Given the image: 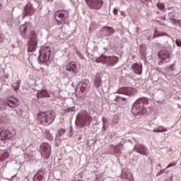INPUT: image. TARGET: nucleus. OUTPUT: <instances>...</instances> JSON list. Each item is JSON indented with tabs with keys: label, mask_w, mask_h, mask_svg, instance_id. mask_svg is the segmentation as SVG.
<instances>
[{
	"label": "nucleus",
	"mask_w": 181,
	"mask_h": 181,
	"mask_svg": "<svg viewBox=\"0 0 181 181\" xmlns=\"http://www.w3.org/2000/svg\"><path fill=\"white\" fill-rule=\"evenodd\" d=\"M156 6H157L158 9H159L160 11L165 10V3L158 2V3H157Z\"/></svg>",
	"instance_id": "obj_33"
},
{
	"label": "nucleus",
	"mask_w": 181,
	"mask_h": 181,
	"mask_svg": "<svg viewBox=\"0 0 181 181\" xmlns=\"http://www.w3.org/2000/svg\"><path fill=\"white\" fill-rule=\"evenodd\" d=\"M57 22L59 25H64L67 23V21H64V20H61V21L57 20Z\"/></svg>",
	"instance_id": "obj_39"
},
{
	"label": "nucleus",
	"mask_w": 181,
	"mask_h": 181,
	"mask_svg": "<svg viewBox=\"0 0 181 181\" xmlns=\"http://www.w3.org/2000/svg\"><path fill=\"white\" fill-rule=\"evenodd\" d=\"M121 15L122 16H127V13H125V12H124V11H122L121 12Z\"/></svg>",
	"instance_id": "obj_52"
},
{
	"label": "nucleus",
	"mask_w": 181,
	"mask_h": 181,
	"mask_svg": "<svg viewBox=\"0 0 181 181\" xmlns=\"http://www.w3.org/2000/svg\"><path fill=\"white\" fill-rule=\"evenodd\" d=\"M156 13H158V15H159V11H157Z\"/></svg>",
	"instance_id": "obj_61"
},
{
	"label": "nucleus",
	"mask_w": 181,
	"mask_h": 181,
	"mask_svg": "<svg viewBox=\"0 0 181 181\" xmlns=\"http://www.w3.org/2000/svg\"><path fill=\"white\" fill-rule=\"evenodd\" d=\"M161 19H162L163 21H166V16H161Z\"/></svg>",
	"instance_id": "obj_55"
},
{
	"label": "nucleus",
	"mask_w": 181,
	"mask_h": 181,
	"mask_svg": "<svg viewBox=\"0 0 181 181\" xmlns=\"http://www.w3.org/2000/svg\"><path fill=\"white\" fill-rule=\"evenodd\" d=\"M163 63H167V62H165V61H163V59L161 61H159L158 66H162V64H163Z\"/></svg>",
	"instance_id": "obj_48"
},
{
	"label": "nucleus",
	"mask_w": 181,
	"mask_h": 181,
	"mask_svg": "<svg viewBox=\"0 0 181 181\" xmlns=\"http://www.w3.org/2000/svg\"><path fill=\"white\" fill-rule=\"evenodd\" d=\"M36 47H37V42H28V52L33 53L36 51Z\"/></svg>",
	"instance_id": "obj_23"
},
{
	"label": "nucleus",
	"mask_w": 181,
	"mask_h": 181,
	"mask_svg": "<svg viewBox=\"0 0 181 181\" xmlns=\"http://www.w3.org/2000/svg\"><path fill=\"white\" fill-rule=\"evenodd\" d=\"M38 62L49 66L52 62V48L49 46H43L39 51Z\"/></svg>",
	"instance_id": "obj_2"
},
{
	"label": "nucleus",
	"mask_w": 181,
	"mask_h": 181,
	"mask_svg": "<svg viewBox=\"0 0 181 181\" xmlns=\"http://www.w3.org/2000/svg\"><path fill=\"white\" fill-rule=\"evenodd\" d=\"M134 151L140 153V155H144V156H148L149 155V150L146 148V146L141 144H137L134 147Z\"/></svg>",
	"instance_id": "obj_9"
},
{
	"label": "nucleus",
	"mask_w": 181,
	"mask_h": 181,
	"mask_svg": "<svg viewBox=\"0 0 181 181\" xmlns=\"http://www.w3.org/2000/svg\"><path fill=\"white\" fill-rule=\"evenodd\" d=\"M66 77H69V74L68 73L66 74Z\"/></svg>",
	"instance_id": "obj_60"
},
{
	"label": "nucleus",
	"mask_w": 181,
	"mask_h": 181,
	"mask_svg": "<svg viewBox=\"0 0 181 181\" xmlns=\"http://www.w3.org/2000/svg\"><path fill=\"white\" fill-rule=\"evenodd\" d=\"M117 103H121L122 101H127V98L122 96L117 95L115 99Z\"/></svg>",
	"instance_id": "obj_34"
},
{
	"label": "nucleus",
	"mask_w": 181,
	"mask_h": 181,
	"mask_svg": "<svg viewBox=\"0 0 181 181\" xmlns=\"http://www.w3.org/2000/svg\"><path fill=\"white\" fill-rule=\"evenodd\" d=\"M139 49H140L141 53L142 54H144V53H145V52H146V47L145 45H141L140 46Z\"/></svg>",
	"instance_id": "obj_36"
},
{
	"label": "nucleus",
	"mask_w": 181,
	"mask_h": 181,
	"mask_svg": "<svg viewBox=\"0 0 181 181\" xmlns=\"http://www.w3.org/2000/svg\"><path fill=\"white\" fill-rule=\"evenodd\" d=\"M149 104L148 101V98H140L137 99L133 104L132 107V113L135 117H138L139 115H144L146 114V109L145 108V105H148Z\"/></svg>",
	"instance_id": "obj_1"
},
{
	"label": "nucleus",
	"mask_w": 181,
	"mask_h": 181,
	"mask_svg": "<svg viewBox=\"0 0 181 181\" xmlns=\"http://www.w3.org/2000/svg\"><path fill=\"white\" fill-rule=\"evenodd\" d=\"M160 36H168V34L163 32L159 33L158 28H155L153 39H156V37H160Z\"/></svg>",
	"instance_id": "obj_26"
},
{
	"label": "nucleus",
	"mask_w": 181,
	"mask_h": 181,
	"mask_svg": "<svg viewBox=\"0 0 181 181\" xmlns=\"http://www.w3.org/2000/svg\"><path fill=\"white\" fill-rule=\"evenodd\" d=\"M102 121L103 122V129L105 128V117H103Z\"/></svg>",
	"instance_id": "obj_49"
},
{
	"label": "nucleus",
	"mask_w": 181,
	"mask_h": 181,
	"mask_svg": "<svg viewBox=\"0 0 181 181\" xmlns=\"http://www.w3.org/2000/svg\"><path fill=\"white\" fill-rule=\"evenodd\" d=\"M135 90L132 88L122 87L117 90V94H124V95H134Z\"/></svg>",
	"instance_id": "obj_17"
},
{
	"label": "nucleus",
	"mask_w": 181,
	"mask_h": 181,
	"mask_svg": "<svg viewBox=\"0 0 181 181\" xmlns=\"http://www.w3.org/2000/svg\"><path fill=\"white\" fill-rule=\"evenodd\" d=\"M76 55L78 56L79 59H81V60H84V56H83L79 51H76Z\"/></svg>",
	"instance_id": "obj_40"
},
{
	"label": "nucleus",
	"mask_w": 181,
	"mask_h": 181,
	"mask_svg": "<svg viewBox=\"0 0 181 181\" xmlns=\"http://www.w3.org/2000/svg\"><path fill=\"white\" fill-rule=\"evenodd\" d=\"M175 43L177 46V47H180V46H181V40H176Z\"/></svg>",
	"instance_id": "obj_42"
},
{
	"label": "nucleus",
	"mask_w": 181,
	"mask_h": 181,
	"mask_svg": "<svg viewBox=\"0 0 181 181\" xmlns=\"http://www.w3.org/2000/svg\"><path fill=\"white\" fill-rule=\"evenodd\" d=\"M30 22H26L20 26V35L23 37V39H28L29 37V34H28V30L30 28Z\"/></svg>",
	"instance_id": "obj_11"
},
{
	"label": "nucleus",
	"mask_w": 181,
	"mask_h": 181,
	"mask_svg": "<svg viewBox=\"0 0 181 181\" xmlns=\"http://www.w3.org/2000/svg\"><path fill=\"white\" fill-rule=\"evenodd\" d=\"M35 12H36V9L33 8V5L30 3H28L24 7L23 18H26V16H32L33 15H35Z\"/></svg>",
	"instance_id": "obj_10"
},
{
	"label": "nucleus",
	"mask_w": 181,
	"mask_h": 181,
	"mask_svg": "<svg viewBox=\"0 0 181 181\" xmlns=\"http://www.w3.org/2000/svg\"><path fill=\"white\" fill-rule=\"evenodd\" d=\"M3 6H4L0 3V11H1V9H2Z\"/></svg>",
	"instance_id": "obj_56"
},
{
	"label": "nucleus",
	"mask_w": 181,
	"mask_h": 181,
	"mask_svg": "<svg viewBox=\"0 0 181 181\" xmlns=\"http://www.w3.org/2000/svg\"><path fill=\"white\" fill-rule=\"evenodd\" d=\"M121 177L126 181H134V175L127 168L122 170Z\"/></svg>",
	"instance_id": "obj_16"
},
{
	"label": "nucleus",
	"mask_w": 181,
	"mask_h": 181,
	"mask_svg": "<svg viewBox=\"0 0 181 181\" xmlns=\"http://www.w3.org/2000/svg\"><path fill=\"white\" fill-rule=\"evenodd\" d=\"M172 166H176V163H169L167 165L166 169H169V168H172Z\"/></svg>",
	"instance_id": "obj_41"
},
{
	"label": "nucleus",
	"mask_w": 181,
	"mask_h": 181,
	"mask_svg": "<svg viewBox=\"0 0 181 181\" xmlns=\"http://www.w3.org/2000/svg\"><path fill=\"white\" fill-rule=\"evenodd\" d=\"M104 57H105V55L102 54L100 57L96 59L95 62L96 63H103L104 64Z\"/></svg>",
	"instance_id": "obj_35"
},
{
	"label": "nucleus",
	"mask_w": 181,
	"mask_h": 181,
	"mask_svg": "<svg viewBox=\"0 0 181 181\" xmlns=\"http://www.w3.org/2000/svg\"><path fill=\"white\" fill-rule=\"evenodd\" d=\"M65 70L69 71L71 76H76L77 74V64L76 62H71L66 66Z\"/></svg>",
	"instance_id": "obj_14"
},
{
	"label": "nucleus",
	"mask_w": 181,
	"mask_h": 181,
	"mask_svg": "<svg viewBox=\"0 0 181 181\" xmlns=\"http://www.w3.org/2000/svg\"><path fill=\"white\" fill-rule=\"evenodd\" d=\"M21 80H17L14 85L12 86L13 88H14V91H18L19 88H21Z\"/></svg>",
	"instance_id": "obj_31"
},
{
	"label": "nucleus",
	"mask_w": 181,
	"mask_h": 181,
	"mask_svg": "<svg viewBox=\"0 0 181 181\" xmlns=\"http://www.w3.org/2000/svg\"><path fill=\"white\" fill-rule=\"evenodd\" d=\"M66 110H68V113L74 112L76 111V107L73 106L71 107H68L66 108Z\"/></svg>",
	"instance_id": "obj_37"
},
{
	"label": "nucleus",
	"mask_w": 181,
	"mask_h": 181,
	"mask_svg": "<svg viewBox=\"0 0 181 181\" xmlns=\"http://www.w3.org/2000/svg\"><path fill=\"white\" fill-rule=\"evenodd\" d=\"M37 121L42 125H50L54 121V116L50 112H41L37 115Z\"/></svg>",
	"instance_id": "obj_4"
},
{
	"label": "nucleus",
	"mask_w": 181,
	"mask_h": 181,
	"mask_svg": "<svg viewBox=\"0 0 181 181\" xmlns=\"http://www.w3.org/2000/svg\"><path fill=\"white\" fill-rule=\"evenodd\" d=\"M69 16H70V14L67 10H58L54 12V19L58 17L61 21H67Z\"/></svg>",
	"instance_id": "obj_12"
},
{
	"label": "nucleus",
	"mask_w": 181,
	"mask_h": 181,
	"mask_svg": "<svg viewBox=\"0 0 181 181\" xmlns=\"http://www.w3.org/2000/svg\"><path fill=\"white\" fill-rule=\"evenodd\" d=\"M170 9H171V8H168V11H170Z\"/></svg>",
	"instance_id": "obj_62"
},
{
	"label": "nucleus",
	"mask_w": 181,
	"mask_h": 181,
	"mask_svg": "<svg viewBox=\"0 0 181 181\" xmlns=\"http://www.w3.org/2000/svg\"><path fill=\"white\" fill-rule=\"evenodd\" d=\"M172 21V23H173V25H175L176 26H179V28H180L181 29V20H177L176 18H170Z\"/></svg>",
	"instance_id": "obj_32"
},
{
	"label": "nucleus",
	"mask_w": 181,
	"mask_h": 181,
	"mask_svg": "<svg viewBox=\"0 0 181 181\" xmlns=\"http://www.w3.org/2000/svg\"><path fill=\"white\" fill-rule=\"evenodd\" d=\"M37 98H49L50 97V93H47V90L43 89L37 93Z\"/></svg>",
	"instance_id": "obj_22"
},
{
	"label": "nucleus",
	"mask_w": 181,
	"mask_h": 181,
	"mask_svg": "<svg viewBox=\"0 0 181 181\" xmlns=\"http://www.w3.org/2000/svg\"><path fill=\"white\" fill-rule=\"evenodd\" d=\"M157 70H158L159 71H160V69L158 68Z\"/></svg>",
	"instance_id": "obj_59"
},
{
	"label": "nucleus",
	"mask_w": 181,
	"mask_h": 181,
	"mask_svg": "<svg viewBox=\"0 0 181 181\" xmlns=\"http://www.w3.org/2000/svg\"><path fill=\"white\" fill-rule=\"evenodd\" d=\"M95 181H104V180H103L102 177H96Z\"/></svg>",
	"instance_id": "obj_51"
},
{
	"label": "nucleus",
	"mask_w": 181,
	"mask_h": 181,
	"mask_svg": "<svg viewBox=\"0 0 181 181\" xmlns=\"http://www.w3.org/2000/svg\"><path fill=\"white\" fill-rule=\"evenodd\" d=\"M162 173H163V171L158 172L157 174V176H160V175H162Z\"/></svg>",
	"instance_id": "obj_54"
},
{
	"label": "nucleus",
	"mask_w": 181,
	"mask_h": 181,
	"mask_svg": "<svg viewBox=\"0 0 181 181\" xmlns=\"http://www.w3.org/2000/svg\"><path fill=\"white\" fill-rule=\"evenodd\" d=\"M66 133V130L64 129H60L59 130H58V134L56 136V141H59V136H63V135H64V134Z\"/></svg>",
	"instance_id": "obj_30"
},
{
	"label": "nucleus",
	"mask_w": 181,
	"mask_h": 181,
	"mask_svg": "<svg viewBox=\"0 0 181 181\" xmlns=\"http://www.w3.org/2000/svg\"><path fill=\"white\" fill-rule=\"evenodd\" d=\"M93 121V117L86 111L80 112L76 115L75 124L78 128H84L86 125H90Z\"/></svg>",
	"instance_id": "obj_3"
},
{
	"label": "nucleus",
	"mask_w": 181,
	"mask_h": 181,
	"mask_svg": "<svg viewBox=\"0 0 181 181\" xmlns=\"http://www.w3.org/2000/svg\"><path fill=\"white\" fill-rule=\"evenodd\" d=\"M30 42L37 43V37L36 36V33L32 30L29 34Z\"/></svg>",
	"instance_id": "obj_25"
},
{
	"label": "nucleus",
	"mask_w": 181,
	"mask_h": 181,
	"mask_svg": "<svg viewBox=\"0 0 181 181\" xmlns=\"http://www.w3.org/2000/svg\"><path fill=\"white\" fill-rule=\"evenodd\" d=\"M90 87H91L90 81H88V79H86L79 83L78 88H80L82 93H85V91L90 90Z\"/></svg>",
	"instance_id": "obj_15"
},
{
	"label": "nucleus",
	"mask_w": 181,
	"mask_h": 181,
	"mask_svg": "<svg viewBox=\"0 0 181 181\" xmlns=\"http://www.w3.org/2000/svg\"><path fill=\"white\" fill-rule=\"evenodd\" d=\"M45 170H40L34 176L33 181L45 180Z\"/></svg>",
	"instance_id": "obj_21"
},
{
	"label": "nucleus",
	"mask_w": 181,
	"mask_h": 181,
	"mask_svg": "<svg viewBox=\"0 0 181 181\" xmlns=\"http://www.w3.org/2000/svg\"><path fill=\"white\" fill-rule=\"evenodd\" d=\"M153 132H158V134H160L162 132H168V128L160 126L158 127V129H154Z\"/></svg>",
	"instance_id": "obj_29"
},
{
	"label": "nucleus",
	"mask_w": 181,
	"mask_h": 181,
	"mask_svg": "<svg viewBox=\"0 0 181 181\" xmlns=\"http://www.w3.org/2000/svg\"><path fill=\"white\" fill-rule=\"evenodd\" d=\"M112 33H114V29L109 26L103 27L100 30L102 37H104V36H111Z\"/></svg>",
	"instance_id": "obj_18"
},
{
	"label": "nucleus",
	"mask_w": 181,
	"mask_h": 181,
	"mask_svg": "<svg viewBox=\"0 0 181 181\" xmlns=\"http://www.w3.org/2000/svg\"><path fill=\"white\" fill-rule=\"evenodd\" d=\"M35 4H37L38 5H40V1L39 0H33Z\"/></svg>",
	"instance_id": "obj_53"
},
{
	"label": "nucleus",
	"mask_w": 181,
	"mask_h": 181,
	"mask_svg": "<svg viewBox=\"0 0 181 181\" xmlns=\"http://www.w3.org/2000/svg\"><path fill=\"white\" fill-rule=\"evenodd\" d=\"M40 152L45 159H49L52 154V146L47 143H42L40 146Z\"/></svg>",
	"instance_id": "obj_6"
},
{
	"label": "nucleus",
	"mask_w": 181,
	"mask_h": 181,
	"mask_svg": "<svg viewBox=\"0 0 181 181\" xmlns=\"http://www.w3.org/2000/svg\"><path fill=\"white\" fill-rule=\"evenodd\" d=\"M6 107H8L7 99L4 100V99H2V98H0V108H1V110H6Z\"/></svg>",
	"instance_id": "obj_27"
},
{
	"label": "nucleus",
	"mask_w": 181,
	"mask_h": 181,
	"mask_svg": "<svg viewBox=\"0 0 181 181\" xmlns=\"http://www.w3.org/2000/svg\"><path fill=\"white\" fill-rule=\"evenodd\" d=\"M170 67H172V65Z\"/></svg>",
	"instance_id": "obj_63"
},
{
	"label": "nucleus",
	"mask_w": 181,
	"mask_h": 181,
	"mask_svg": "<svg viewBox=\"0 0 181 181\" xmlns=\"http://www.w3.org/2000/svg\"><path fill=\"white\" fill-rule=\"evenodd\" d=\"M158 23H159V25H160L161 26H166V24L163 22H160L159 21H157Z\"/></svg>",
	"instance_id": "obj_46"
},
{
	"label": "nucleus",
	"mask_w": 181,
	"mask_h": 181,
	"mask_svg": "<svg viewBox=\"0 0 181 181\" xmlns=\"http://www.w3.org/2000/svg\"><path fill=\"white\" fill-rule=\"evenodd\" d=\"M85 1L90 9H95V11H99L104 5L103 0H85Z\"/></svg>",
	"instance_id": "obj_7"
},
{
	"label": "nucleus",
	"mask_w": 181,
	"mask_h": 181,
	"mask_svg": "<svg viewBox=\"0 0 181 181\" xmlns=\"http://www.w3.org/2000/svg\"><path fill=\"white\" fill-rule=\"evenodd\" d=\"M81 139V136H80L79 138H78V141H80Z\"/></svg>",
	"instance_id": "obj_58"
},
{
	"label": "nucleus",
	"mask_w": 181,
	"mask_h": 181,
	"mask_svg": "<svg viewBox=\"0 0 181 181\" xmlns=\"http://www.w3.org/2000/svg\"><path fill=\"white\" fill-rule=\"evenodd\" d=\"M5 35L2 33H0V43H4L5 42Z\"/></svg>",
	"instance_id": "obj_38"
},
{
	"label": "nucleus",
	"mask_w": 181,
	"mask_h": 181,
	"mask_svg": "<svg viewBox=\"0 0 181 181\" xmlns=\"http://www.w3.org/2000/svg\"><path fill=\"white\" fill-rule=\"evenodd\" d=\"M104 49H105V52H107L108 50V47H104Z\"/></svg>",
	"instance_id": "obj_57"
},
{
	"label": "nucleus",
	"mask_w": 181,
	"mask_h": 181,
	"mask_svg": "<svg viewBox=\"0 0 181 181\" xmlns=\"http://www.w3.org/2000/svg\"><path fill=\"white\" fill-rule=\"evenodd\" d=\"M16 135V131L11 130H3L0 132V145L4 146L6 144L8 139H12L13 136Z\"/></svg>",
	"instance_id": "obj_5"
},
{
	"label": "nucleus",
	"mask_w": 181,
	"mask_h": 181,
	"mask_svg": "<svg viewBox=\"0 0 181 181\" xmlns=\"http://www.w3.org/2000/svg\"><path fill=\"white\" fill-rule=\"evenodd\" d=\"M102 83H103V80L101 79V77L97 75L93 82L95 88H100V87H101Z\"/></svg>",
	"instance_id": "obj_24"
},
{
	"label": "nucleus",
	"mask_w": 181,
	"mask_h": 181,
	"mask_svg": "<svg viewBox=\"0 0 181 181\" xmlns=\"http://www.w3.org/2000/svg\"><path fill=\"white\" fill-rule=\"evenodd\" d=\"M131 70H133L135 74L141 76L142 74V64L134 63L132 65Z\"/></svg>",
	"instance_id": "obj_19"
},
{
	"label": "nucleus",
	"mask_w": 181,
	"mask_h": 181,
	"mask_svg": "<svg viewBox=\"0 0 181 181\" xmlns=\"http://www.w3.org/2000/svg\"><path fill=\"white\" fill-rule=\"evenodd\" d=\"M158 57L164 62V63H169L170 62V52L168 49H161L158 52Z\"/></svg>",
	"instance_id": "obj_13"
},
{
	"label": "nucleus",
	"mask_w": 181,
	"mask_h": 181,
	"mask_svg": "<svg viewBox=\"0 0 181 181\" xmlns=\"http://www.w3.org/2000/svg\"><path fill=\"white\" fill-rule=\"evenodd\" d=\"M113 13H114V15H115V16L118 15V9L115 8V9L113 10Z\"/></svg>",
	"instance_id": "obj_47"
},
{
	"label": "nucleus",
	"mask_w": 181,
	"mask_h": 181,
	"mask_svg": "<svg viewBox=\"0 0 181 181\" xmlns=\"http://www.w3.org/2000/svg\"><path fill=\"white\" fill-rule=\"evenodd\" d=\"M7 105L10 108H16L19 105V100L13 98H7Z\"/></svg>",
	"instance_id": "obj_20"
},
{
	"label": "nucleus",
	"mask_w": 181,
	"mask_h": 181,
	"mask_svg": "<svg viewBox=\"0 0 181 181\" xmlns=\"http://www.w3.org/2000/svg\"><path fill=\"white\" fill-rule=\"evenodd\" d=\"M24 156L25 159H28V158H30V155L28 154L27 153H24Z\"/></svg>",
	"instance_id": "obj_50"
},
{
	"label": "nucleus",
	"mask_w": 181,
	"mask_h": 181,
	"mask_svg": "<svg viewBox=\"0 0 181 181\" xmlns=\"http://www.w3.org/2000/svg\"><path fill=\"white\" fill-rule=\"evenodd\" d=\"M45 136L46 139H48V141H53V134L50 133V130L49 129L45 130Z\"/></svg>",
	"instance_id": "obj_28"
},
{
	"label": "nucleus",
	"mask_w": 181,
	"mask_h": 181,
	"mask_svg": "<svg viewBox=\"0 0 181 181\" xmlns=\"http://www.w3.org/2000/svg\"><path fill=\"white\" fill-rule=\"evenodd\" d=\"M119 60L117 56H105L104 57L103 64H105L107 67H114Z\"/></svg>",
	"instance_id": "obj_8"
},
{
	"label": "nucleus",
	"mask_w": 181,
	"mask_h": 181,
	"mask_svg": "<svg viewBox=\"0 0 181 181\" xmlns=\"http://www.w3.org/2000/svg\"><path fill=\"white\" fill-rule=\"evenodd\" d=\"M66 114H69V111L67 110V109H64L62 110V115H66Z\"/></svg>",
	"instance_id": "obj_44"
},
{
	"label": "nucleus",
	"mask_w": 181,
	"mask_h": 181,
	"mask_svg": "<svg viewBox=\"0 0 181 181\" xmlns=\"http://www.w3.org/2000/svg\"><path fill=\"white\" fill-rule=\"evenodd\" d=\"M168 15L170 16V18H173L175 16V11L170 12Z\"/></svg>",
	"instance_id": "obj_45"
},
{
	"label": "nucleus",
	"mask_w": 181,
	"mask_h": 181,
	"mask_svg": "<svg viewBox=\"0 0 181 181\" xmlns=\"http://www.w3.org/2000/svg\"><path fill=\"white\" fill-rule=\"evenodd\" d=\"M3 156H4V159H6L7 158H9V153L5 152V153H4V155H3Z\"/></svg>",
	"instance_id": "obj_43"
}]
</instances>
